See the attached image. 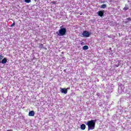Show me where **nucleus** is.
Here are the masks:
<instances>
[{
	"instance_id": "20",
	"label": "nucleus",
	"mask_w": 131,
	"mask_h": 131,
	"mask_svg": "<svg viewBox=\"0 0 131 131\" xmlns=\"http://www.w3.org/2000/svg\"><path fill=\"white\" fill-rule=\"evenodd\" d=\"M107 37H108L109 38H111V35H107Z\"/></svg>"
},
{
	"instance_id": "12",
	"label": "nucleus",
	"mask_w": 131,
	"mask_h": 131,
	"mask_svg": "<svg viewBox=\"0 0 131 131\" xmlns=\"http://www.w3.org/2000/svg\"><path fill=\"white\" fill-rule=\"evenodd\" d=\"M25 2L27 4H29L30 3H31V0H25Z\"/></svg>"
},
{
	"instance_id": "11",
	"label": "nucleus",
	"mask_w": 131,
	"mask_h": 131,
	"mask_svg": "<svg viewBox=\"0 0 131 131\" xmlns=\"http://www.w3.org/2000/svg\"><path fill=\"white\" fill-rule=\"evenodd\" d=\"M83 50H84V51L86 50H89V46H84L83 47Z\"/></svg>"
},
{
	"instance_id": "7",
	"label": "nucleus",
	"mask_w": 131,
	"mask_h": 131,
	"mask_svg": "<svg viewBox=\"0 0 131 131\" xmlns=\"http://www.w3.org/2000/svg\"><path fill=\"white\" fill-rule=\"evenodd\" d=\"M34 111H31L29 113V116H34Z\"/></svg>"
},
{
	"instance_id": "5",
	"label": "nucleus",
	"mask_w": 131,
	"mask_h": 131,
	"mask_svg": "<svg viewBox=\"0 0 131 131\" xmlns=\"http://www.w3.org/2000/svg\"><path fill=\"white\" fill-rule=\"evenodd\" d=\"M60 92L62 93V94H64L66 95V94H67L68 91L67 89L65 88H60Z\"/></svg>"
},
{
	"instance_id": "14",
	"label": "nucleus",
	"mask_w": 131,
	"mask_h": 131,
	"mask_svg": "<svg viewBox=\"0 0 131 131\" xmlns=\"http://www.w3.org/2000/svg\"><path fill=\"white\" fill-rule=\"evenodd\" d=\"M4 58V56L0 55V61L2 60Z\"/></svg>"
},
{
	"instance_id": "16",
	"label": "nucleus",
	"mask_w": 131,
	"mask_h": 131,
	"mask_svg": "<svg viewBox=\"0 0 131 131\" xmlns=\"http://www.w3.org/2000/svg\"><path fill=\"white\" fill-rule=\"evenodd\" d=\"M115 67H118V66H119V62H118V63H117V64H115Z\"/></svg>"
},
{
	"instance_id": "13",
	"label": "nucleus",
	"mask_w": 131,
	"mask_h": 131,
	"mask_svg": "<svg viewBox=\"0 0 131 131\" xmlns=\"http://www.w3.org/2000/svg\"><path fill=\"white\" fill-rule=\"evenodd\" d=\"M39 48L40 49H42V48H43V44H40V45H39Z\"/></svg>"
},
{
	"instance_id": "21",
	"label": "nucleus",
	"mask_w": 131,
	"mask_h": 131,
	"mask_svg": "<svg viewBox=\"0 0 131 131\" xmlns=\"http://www.w3.org/2000/svg\"><path fill=\"white\" fill-rule=\"evenodd\" d=\"M1 63H2V61H1V60H0V64H1Z\"/></svg>"
},
{
	"instance_id": "17",
	"label": "nucleus",
	"mask_w": 131,
	"mask_h": 131,
	"mask_svg": "<svg viewBox=\"0 0 131 131\" xmlns=\"http://www.w3.org/2000/svg\"><path fill=\"white\" fill-rule=\"evenodd\" d=\"M124 9L125 11H126L127 10H128V7H125Z\"/></svg>"
},
{
	"instance_id": "3",
	"label": "nucleus",
	"mask_w": 131,
	"mask_h": 131,
	"mask_svg": "<svg viewBox=\"0 0 131 131\" xmlns=\"http://www.w3.org/2000/svg\"><path fill=\"white\" fill-rule=\"evenodd\" d=\"M91 36V33L88 31H84L82 33V37H90Z\"/></svg>"
},
{
	"instance_id": "10",
	"label": "nucleus",
	"mask_w": 131,
	"mask_h": 131,
	"mask_svg": "<svg viewBox=\"0 0 131 131\" xmlns=\"http://www.w3.org/2000/svg\"><path fill=\"white\" fill-rule=\"evenodd\" d=\"M107 8V5L106 4H103L100 6V9H105Z\"/></svg>"
},
{
	"instance_id": "1",
	"label": "nucleus",
	"mask_w": 131,
	"mask_h": 131,
	"mask_svg": "<svg viewBox=\"0 0 131 131\" xmlns=\"http://www.w3.org/2000/svg\"><path fill=\"white\" fill-rule=\"evenodd\" d=\"M96 120H91L87 122L85 124L88 126V130L95 129V126H96Z\"/></svg>"
},
{
	"instance_id": "8",
	"label": "nucleus",
	"mask_w": 131,
	"mask_h": 131,
	"mask_svg": "<svg viewBox=\"0 0 131 131\" xmlns=\"http://www.w3.org/2000/svg\"><path fill=\"white\" fill-rule=\"evenodd\" d=\"M128 22H131V18L128 17L125 19V23H128Z\"/></svg>"
},
{
	"instance_id": "15",
	"label": "nucleus",
	"mask_w": 131,
	"mask_h": 131,
	"mask_svg": "<svg viewBox=\"0 0 131 131\" xmlns=\"http://www.w3.org/2000/svg\"><path fill=\"white\" fill-rule=\"evenodd\" d=\"M16 25V23L14 22L11 25V27H13V26H15Z\"/></svg>"
},
{
	"instance_id": "9",
	"label": "nucleus",
	"mask_w": 131,
	"mask_h": 131,
	"mask_svg": "<svg viewBox=\"0 0 131 131\" xmlns=\"http://www.w3.org/2000/svg\"><path fill=\"white\" fill-rule=\"evenodd\" d=\"M81 129H82L83 130H84L85 129L86 126L84 124H82L81 125Z\"/></svg>"
},
{
	"instance_id": "22",
	"label": "nucleus",
	"mask_w": 131,
	"mask_h": 131,
	"mask_svg": "<svg viewBox=\"0 0 131 131\" xmlns=\"http://www.w3.org/2000/svg\"><path fill=\"white\" fill-rule=\"evenodd\" d=\"M128 3H129V1H128Z\"/></svg>"
},
{
	"instance_id": "19",
	"label": "nucleus",
	"mask_w": 131,
	"mask_h": 131,
	"mask_svg": "<svg viewBox=\"0 0 131 131\" xmlns=\"http://www.w3.org/2000/svg\"><path fill=\"white\" fill-rule=\"evenodd\" d=\"M52 4H53L54 5H55L56 4V1L52 2Z\"/></svg>"
},
{
	"instance_id": "2",
	"label": "nucleus",
	"mask_w": 131,
	"mask_h": 131,
	"mask_svg": "<svg viewBox=\"0 0 131 131\" xmlns=\"http://www.w3.org/2000/svg\"><path fill=\"white\" fill-rule=\"evenodd\" d=\"M56 34L59 36H64L66 34V28H61L58 32H56Z\"/></svg>"
},
{
	"instance_id": "18",
	"label": "nucleus",
	"mask_w": 131,
	"mask_h": 131,
	"mask_svg": "<svg viewBox=\"0 0 131 131\" xmlns=\"http://www.w3.org/2000/svg\"><path fill=\"white\" fill-rule=\"evenodd\" d=\"M80 45H81V46H84L85 43L84 42H81Z\"/></svg>"
},
{
	"instance_id": "4",
	"label": "nucleus",
	"mask_w": 131,
	"mask_h": 131,
	"mask_svg": "<svg viewBox=\"0 0 131 131\" xmlns=\"http://www.w3.org/2000/svg\"><path fill=\"white\" fill-rule=\"evenodd\" d=\"M104 10L99 11L97 12V14L99 17H103L104 16Z\"/></svg>"
},
{
	"instance_id": "6",
	"label": "nucleus",
	"mask_w": 131,
	"mask_h": 131,
	"mask_svg": "<svg viewBox=\"0 0 131 131\" xmlns=\"http://www.w3.org/2000/svg\"><path fill=\"white\" fill-rule=\"evenodd\" d=\"M8 62V60L7 59V58H4L2 60H1V63L2 64H6Z\"/></svg>"
}]
</instances>
